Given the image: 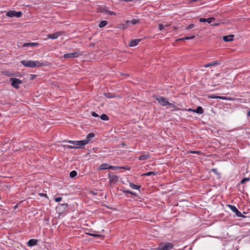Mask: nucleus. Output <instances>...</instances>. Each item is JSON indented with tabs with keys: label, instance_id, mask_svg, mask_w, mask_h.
Masks as SVG:
<instances>
[{
	"label": "nucleus",
	"instance_id": "nucleus-1",
	"mask_svg": "<svg viewBox=\"0 0 250 250\" xmlns=\"http://www.w3.org/2000/svg\"><path fill=\"white\" fill-rule=\"evenodd\" d=\"M21 62L24 66L31 68L47 66L48 65L46 62L38 61L22 60Z\"/></svg>",
	"mask_w": 250,
	"mask_h": 250
},
{
	"label": "nucleus",
	"instance_id": "nucleus-2",
	"mask_svg": "<svg viewBox=\"0 0 250 250\" xmlns=\"http://www.w3.org/2000/svg\"><path fill=\"white\" fill-rule=\"evenodd\" d=\"M94 137V134L93 133H90L87 135L86 139L83 140L79 141H68V142L69 143L72 144L75 146H83L89 143L90 139Z\"/></svg>",
	"mask_w": 250,
	"mask_h": 250
},
{
	"label": "nucleus",
	"instance_id": "nucleus-3",
	"mask_svg": "<svg viewBox=\"0 0 250 250\" xmlns=\"http://www.w3.org/2000/svg\"><path fill=\"white\" fill-rule=\"evenodd\" d=\"M156 100L162 106L168 105L170 107L176 108V106L173 104L169 103L168 101L165 97L158 96L156 97Z\"/></svg>",
	"mask_w": 250,
	"mask_h": 250
},
{
	"label": "nucleus",
	"instance_id": "nucleus-4",
	"mask_svg": "<svg viewBox=\"0 0 250 250\" xmlns=\"http://www.w3.org/2000/svg\"><path fill=\"white\" fill-rule=\"evenodd\" d=\"M173 247L174 245L172 243L162 242L159 245L157 249L158 250H171Z\"/></svg>",
	"mask_w": 250,
	"mask_h": 250
},
{
	"label": "nucleus",
	"instance_id": "nucleus-5",
	"mask_svg": "<svg viewBox=\"0 0 250 250\" xmlns=\"http://www.w3.org/2000/svg\"><path fill=\"white\" fill-rule=\"evenodd\" d=\"M10 81L11 82V85L16 89H18L20 84L22 83V81L17 78H10Z\"/></svg>",
	"mask_w": 250,
	"mask_h": 250
},
{
	"label": "nucleus",
	"instance_id": "nucleus-6",
	"mask_svg": "<svg viewBox=\"0 0 250 250\" xmlns=\"http://www.w3.org/2000/svg\"><path fill=\"white\" fill-rule=\"evenodd\" d=\"M21 15L22 13L20 11L16 12L15 11H10L6 13V16L10 18L14 17L20 18Z\"/></svg>",
	"mask_w": 250,
	"mask_h": 250
},
{
	"label": "nucleus",
	"instance_id": "nucleus-7",
	"mask_svg": "<svg viewBox=\"0 0 250 250\" xmlns=\"http://www.w3.org/2000/svg\"><path fill=\"white\" fill-rule=\"evenodd\" d=\"M67 209V204H59L57 207L56 209L59 213H62L65 211Z\"/></svg>",
	"mask_w": 250,
	"mask_h": 250
},
{
	"label": "nucleus",
	"instance_id": "nucleus-8",
	"mask_svg": "<svg viewBox=\"0 0 250 250\" xmlns=\"http://www.w3.org/2000/svg\"><path fill=\"white\" fill-rule=\"evenodd\" d=\"M81 55V53L79 52H75L73 53L65 54H64L63 57L65 59L74 58L79 57Z\"/></svg>",
	"mask_w": 250,
	"mask_h": 250
},
{
	"label": "nucleus",
	"instance_id": "nucleus-9",
	"mask_svg": "<svg viewBox=\"0 0 250 250\" xmlns=\"http://www.w3.org/2000/svg\"><path fill=\"white\" fill-rule=\"evenodd\" d=\"M228 207L232 211L236 213L237 216L241 217L242 216L241 212H240L235 206L231 205H229Z\"/></svg>",
	"mask_w": 250,
	"mask_h": 250
},
{
	"label": "nucleus",
	"instance_id": "nucleus-10",
	"mask_svg": "<svg viewBox=\"0 0 250 250\" xmlns=\"http://www.w3.org/2000/svg\"><path fill=\"white\" fill-rule=\"evenodd\" d=\"M62 33L61 32H56L52 34H48L47 37L49 39L54 40L60 36Z\"/></svg>",
	"mask_w": 250,
	"mask_h": 250
},
{
	"label": "nucleus",
	"instance_id": "nucleus-11",
	"mask_svg": "<svg viewBox=\"0 0 250 250\" xmlns=\"http://www.w3.org/2000/svg\"><path fill=\"white\" fill-rule=\"evenodd\" d=\"M108 178H109V182L111 184L116 183L118 181V178L116 175H111L109 174Z\"/></svg>",
	"mask_w": 250,
	"mask_h": 250
},
{
	"label": "nucleus",
	"instance_id": "nucleus-12",
	"mask_svg": "<svg viewBox=\"0 0 250 250\" xmlns=\"http://www.w3.org/2000/svg\"><path fill=\"white\" fill-rule=\"evenodd\" d=\"M214 20H215V19L214 18L210 17V18H207V19L201 18V19H200L199 21H200V22H207L208 23H211L212 22V21H214Z\"/></svg>",
	"mask_w": 250,
	"mask_h": 250
},
{
	"label": "nucleus",
	"instance_id": "nucleus-13",
	"mask_svg": "<svg viewBox=\"0 0 250 250\" xmlns=\"http://www.w3.org/2000/svg\"><path fill=\"white\" fill-rule=\"evenodd\" d=\"M38 45V43H36V42H28V43H24V44H23L22 46L23 47H28V46H31V47H36V46H37Z\"/></svg>",
	"mask_w": 250,
	"mask_h": 250
},
{
	"label": "nucleus",
	"instance_id": "nucleus-14",
	"mask_svg": "<svg viewBox=\"0 0 250 250\" xmlns=\"http://www.w3.org/2000/svg\"><path fill=\"white\" fill-rule=\"evenodd\" d=\"M141 39H135L132 40L129 43V46L130 47H133L137 45L139 42L141 41Z\"/></svg>",
	"mask_w": 250,
	"mask_h": 250
},
{
	"label": "nucleus",
	"instance_id": "nucleus-15",
	"mask_svg": "<svg viewBox=\"0 0 250 250\" xmlns=\"http://www.w3.org/2000/svg\"><path fill=\"white\" fill-rule=\"evenodd\" d=\"M37 242H38L37 240H36V239H30L27 242L28 246H30V247L34 246L37 245Z\"/></svg>",
	"mask_w": 250,
	"mask_h": 250
},
{
	"label": "nucleus",
	"instance_id": "nucleus-16",
	"mask_svg": "<svg viewBox=\"0 0 250 250\" xmlns=\"http://www.w3.org/2000/svg\"><path fill=\"white\" fill-rule=\"evenodd\" d=\"M234 36L233 35H230L229 36H226L223 37V40L225 42H228L233 41Z\"/></svg>",
	"mask_w": 250,
	"mask_h": 250
},
{
	"label": "nucleus",
	"instance_id": "nucleus-17",
	"mask_svg": "<svg viewBox=\"0 0 250 250\" xmlns=\"http://www.w3.org/2000/svg\"><path fill=\"white\" fill-rule=\"evenodd\" d=\"M99 169L100 170L109 169V166L107 164H103L99 167Z\"/></svg>",
	"mask_w": 250,
	"mask_h": 250
},
{
	"label": "nucleus",
	"instance_id": "nucleus-18",
	"mask_svg": "<svg viewBox=\"0 0 250 250\" xmlns=\"http://www.w3.org/2000/svg\"><path fill=\"white\" fill-rule=\"evenodd\" d=\"M139 22H140V21H139V20H138V19H133L131 21L127 20L126 21V24H129V23H131L133 25H135L136 24L139 23Z\"/></svg>",
	"mask_w": 250,
	"mask_h": 250
},
{
	"label": "nucleus",
	"instance_id": "nucleus-19",
	"mask_svg": "<svg viewBox=\"0 0 250 250\" xmlns=\"http://www.w3.org/2000/svg\"><path fill=\"white\" fill-rule=\"evenodd\" d=\"M192 112L199 113V114H202L204 112L203 109L201 106H198L197 108L194 110H192Z\"/></svg>",
	"mask_w": 250,
	"mask_h": 250
},
{
	"label": "nucleus",
	"instance_id": "nucleus-20",
	"mask_svg": "<svg viewBox=\"0 0 250 250\" xmlns=\"http://www.w3.org/2000/svg\"><path fill=\"white\" fill-rule=\"evenodd\" d=\"M129 186L130 188L134 189H139L141 188L140 186L135 185L131 182L129 183Z\"/></svg>",
	"mask_w": 250,
	"mask_h": 250
},
{
	"label": "nucleus",
	"instance_id": "nucleus-21",
	"mask_svg": "<svg viewBox=\"0 0 250 250\" xmlns=\"http://www.w3.org/2000/svg\"><path fill=\"white\" fill-rule=\"evenodd\" d=\"M218 64H219V63L217 62H214L208 63H207V64H205L204 65V67H206V68H207V67H210V66H212L216 65H217Z\"/></svg>",
	"mask_w": 250,
	"mask_h": 250
},
{
	"label": "nucleus",
	"instance_id": "nucleus-22",
	"mask_svg": "<svg viewBox=\"0 0 250 250\" xmlns=\"http://www.w3.org/2000/svg\"><path fill=\"white\" fill-rule=\"evenodd\" d=\"M157 174V172H156L155 171H149V172H146V173L144 174L143 175L146 176H151V175H156Z\"/></svg>",
	"mask_w": 250,
	"mask_h": 250
},
{
	"label": "nucleus",
	"instance_id": "nucleus-23",
	"mask_svg": "<svg viewBox=\"0 0 250 250\" xmlns=\"http://www.w3.org/2000/svg\"><path fill=\"white\" fill-rule=\"evenodd\" d=\"M149 158V155H144L140 156L139 157V160H140L141 161L146 160H147Z\"/></svg>",
	"mask_w": 250,
	"mask_h": 250
},
{
	"label": "nucleus",
	"instance_id": "nucleus-24",
	"mask_svg": "<svg viewBox=\"0 0 250 250\" xmlns=\"http://www.w3.org/2000/svg\"><path fill=\"white\" fill-rule=\"evenodd\" d=\"M107 24V22L106 21H102L100 22V23L99 24V26L100 28H102V27H104Z\"/></svg>",
	"mask_w": 250,
	"mask_h": 250
},
{
	"label": "nucleus",
	"instance_id": "nucleus-25",
	"mask_svg": "<svg viewBox=\"0 0 250 250\" xmlns=\"http://www.w3.org/2000/svg\"><path fill=\"white\" fill-rule=\"evenodd\" d=\"M100 118L102 120H104V121H107L108 120V116L105 115V114H102L101 116H100Z\"/></svg>",
	"mask_w": 250,
	"mask_h": 250
},
{
	"label": "nucleus",
	"instance_id": "nucleus-26",
	"mask_svg": "<svg viewBox=\"0 0 250 250\" xmlns=\"http://www.w3.org/2000/svg\"><path fill=\"white\" fill-rule=\"evenodd\" d=\"M87 234H88V235H89L90 236H94V237H103V235H100V234H96V233H88Z\"/></svg>",
	"mask_w": 250,
	"mask_h": 250
},
{
	"label": "nucleus",
	"instance_id": "nucleus-27",
	"mask_svg": "<svg viewBox=\"0 0 250 250\" xmlns=\"http://www.w3.org/2000/svg\"><path fill=\"white\" fill-rule=\"evenodd\" d=\"M128 24H126V22H125V23H122L119 25V27L120 28L125 29L126 28L127 26H128Z\"/></svg>",
	"mask_w": 250,
	"mask_h": 250
},
{
	"label": "nucleus",
	"instance_id": "nucleus-28",
	"mask_svg": "<svg viewBox=\"0 0 250 250\" xmlns=\"http://www.w3.org/2000/svg\"><path fill=\"white\" fill-rule=\"evenodd\" d=\"M120 168H125L123 167H115V166H109V169H113V170H117Z\"/></svg>",
	"mask_w": 250,
	"mask_h": 250
},
{
	"label": "nucleus",
	"instance_id": "nucleus-29",
	"mask_svg": "<svg viewBox=\"0 0 250 250\" xmlns=\"http://www.w3.org/2000/svg\"><path fill=\"white\" fill-rule=\"evenodd\" d=\"M77 174V173L76 171L73 170L70 173V177L71 178H74L75 177Z\"/></svg>",
	"mask_w": 250,
	"mask_h": 250
},
{
	"label": "nucleus",
	"instance_id": "nucleus-30",
	"mask_svg": "<svg viewBox=\"0 0 250 250\" xmlns=\"http://www.w3.org/2000/svg\"><path fill=\"white\" fill-rule=\"evenodd\" d=\"M99 10L101 12L107 13V12H108V10L106 9V7H100L99 8Z\"/></svg>",
	"mask_w": 250,
	"mask_h": 250
},
{
	"label": "nucleus",
	"instance_id": "nucleus-31",
	"mask_svg": "<svg viewBox=\"0 0 250 250\" xmlns=\"http://www.w3.org/2000/svg\"><path fill=\"white\" fill-rule=\"evenodd\" d=\"M194 37H195L194 36H191L190 37H186L185 38L180 39H179V40H185L193 39L194 38Z\"/></svg>",
	"mask_w": 250,
	"mask_h": 250
},
{
	"label": "nucleus",
	"instance_id": "nucleus-32",
	"mask_svg": "<svg viewBox=\"0 0 250 250\" xmlns=\"http://www.w3.org/2000/svg\"><path fill=\"white\" fill-rule=\"evenodd\" d=\"M64 147L66 148H79L78 146H69V145H66L64 146Z\"/></svg>",
	"mask_w": 250,
	"mask_h": 250
},
{
	"label": "nucleus",
	"instance_id": "nucleus-33",
	"mask_svg": "<svg viewBox=\"0 0 250 250\" xmlns=\"http://www.w3.org/2000/svg\"><path fill=\"white\" fill-rule=\"evenodd\" d=\"M249 180H250V178H245L241 180V184H244L245 182L249 181Z\"/></svg>",
	"mask_w": 250,
	"mask_h": 250
},
{
	"label": "nucleus",
	"instance_id": "nucleus-34",
	"mask_svg": "<svg viewBox=\"0 0 250 250\" xmlns=\"http://www.w3.org/2000/svg\"><path fill=\"white\" fill-rule=\"evenodd\" d=\"M189 153H192V154H199L201 153V151H190Z\"/></svg>",
	"mask_w": 250,
	"mask_h": 250
},
{
	"label": "nucleus",
	"instance_id": "nucleus-35",
	"mask_svg": "<svg viewBox=\"0 0 250 250\" xmlns=\"http://www.w3.org/2000/svg\"><path fill=\"white\" fill-rule=\"evenodd\" d=\"M164 28V25L163 24H159V30L161 31Z\"/></svg>",
	"mask_w": 250,
	"mask_h": 250
},
{
	"label": "nucleus",
	"instance_id": "nucleus-36",
	"mask_svg": "<svg viewBox=\"0 0 250 250\" xmlns=\"http://www.w3.org/2000/svg\"><path fill=\"white\" fill-rule=\"evenodd\" d=\"M194 24H189V25H188L187 27H186V29H190L191 28H192L193 27H194Z\"/></svg>",
	"mask_w": 250,
	"mask_h": 250
},
{
	"label": "nucleus",
	"instance_id": "nucleus-37",
	"mask_svg": "<svg viewBox=\"0 0 250 250\" xmlns=\"http://www.w3.org/2000/svg\"><path fill=\"white\" fill-rule=\"evenodd\" d=\"M104 95L108 98H112L114 97L113 96H111L110 94L108 93H104Z\"/></svg>",
	"mask_w": 250,
	"mask_h": 250
},
{
	"label": "nucleus",
	"instance_id": "nucleus-38",
	"mask_svg": "<svg viewBox=\"0 0 250 250\" xmlns=\"http://www.w3.org/2000/svg\"><path fill=\"white\" fill-rule=\"evenodd\" d=\"M62 200V198L60 197H57V198H56L55 199V201L56 202H59L60 201H61V200Z\"/></svg>",
	"mask_w": 250,
	"mask_h": 250
},
{
	"label": "nucleus",
	"instance_id": "nucleus-39",
	"mask_svg": "<svg viewBox=\"0 0 250 250\" xmlns=\"http://www.w3.org/2000/svg\"><path fill=\"white\" fill-rule=\"evenodd\" d=\"M209 97L212 99H218V96H215L214 95H211Z\"/></svg>",
	"mask_w": 250,
	"mask_h": 250
},
{
	"label": "nucleus",
	"instance_id": "nucleus-40",
	"mask_svg": "<svg viewBox=\"0 0 250 250\" xmlns=\"http://www.w3.org/2000/svg\"><path fill=\"white\" fill-rule=\"evenodd\" d=\"M39 195L40 196H44V197L47 198V196L46 194H45V193H39Z\"/></svg>",
	"mask_w": 250,
	"mask_h": 250
},
{
	"label": "nucleus",
	"instance_id": "nucleus-41",
	"mask_svg": "<svg viewBox=\"0 0 250 250\" xmlns=\"http://www.w3.org/2000/svg\"><path fill=\"white\" fill-rule=\"evenodd\" d=\"M218 99L222 100H227L228 98L226 97L218 96Z\"/></svg>",
	"mask_w": 250,
	"mask_h": 250
},
{
	"label": "nucleus",
	"instance_id": "nucleus-42",
	"mask_svg": "<svg viewBox=\"0 0 250 250\" xmlns=\"http://www.w3.org/2000/svg\"><path fill=\"white\" fill-rule=\"evenodd\" d=\"M92 115L93 117H98V116H98V115L96 113H95V112H93L92 113Z\"/></svg>",
	"mask_w": 250,
	"mask_h": 250
},
{
	"label": "nucleus",
	"instance_id": "nucleus-43",
	"mask_svg": "<svg viewBox=\"0 0 250 250\" xmlns=\"http://www.w3.org/2000/svg\"><path fill=\"white\" fill-rule=\"evenodd\" d=\"M107 13H108V14H110V15H115V14L114 12L110 11L109 10H108V12H107Z\"/></svg>",
	"mask_w": 250,
	"mask_h": 250
},
{
	"label": "nucleus",
	"instance_id": "nucleus-44",
	"mask_svg": "<svg viewBox=\"0 0 250 250\" xmlns=\"http://www.w3.org/2000/svg\"><path fill=\"white\" fill-rule=\"evenodd\" d=\"M130 192H131V191H129V190H125L123 191V192L125 193H129V194H130Z\"/></svg>",
	"mask_w": 250,
	"mask_h": 250
},
{
	"label": "nucleus",
	"instance_id": "nucleus-45",
	"mask_svg": "<svg viewBox=\"0 0 250 250\" xmlns=\"http://www.w3.org/2000/svg\"><path fill=\"white\" fill-rule=\"evenodd\" d=\"M130 194H131L132 195H133L134 196H137V194L135 193H134V192H132L131 191V192H130Z\"/></svg>",
	"mask_w": 250,
	"mask_h": 250
},
{
	"label": "nucleus",
	"instance_id": "nucleus-46",
	"mask_svg": "<svg viewBox=\"0 0 250 250\" xmlns=\"http://www.w3.org/2000/svg\"><path fill=\"white\" fill-rule=\"evenodd\" d=\"M247 114L248 116L250 117V109L248 110Z\"/></svg>",
	"mask_w": 250,
	"mask_h": 250
},
{
	"label": "nucleus",
	"instance_id": "nucleus-47",
	"mask_svg": "<svg viewBox=\"0 0 250 250\" xmlns=\"http://www.w3.org/2000/svg\"><path fill=\"white\" fill-rule=\"evenodd\" d=\"M132 0H122V1H125V2H129V1H131Z\"/></svg>",
	"mask_w": 250,
	"mask_h": 250
},
{
	"label": "nucleus",
	"instance_id": "nucleus-48",
	"mask_svg": "<svg viewBox=\"0 0 250 250\" xmlns=\"http://www.w3.org/2000/svg\"><path fill=\"white\" fill-rule=\"evenodd\" d=\"M188 111H192V110H193V109H191V108H189V109H188Z\"/></svg>",
	"mask_w": 250,
	"mask_h": 250
},
{
	"label": "nucleus",
	"instance_id": "nucleus-49",
	"mask_svg": "<svg viewBox=\"0 0 250 250\" xmlns=\"http://www.w3.org/2000/svg\"><path fill=\"white\" fill-rule=\"evenodd\" d=\"M168 26V24H165L164 25V27H167Z\"/></svg>",
	"mask_w": 250,
	"mask_h": 250
}]
</instances>
